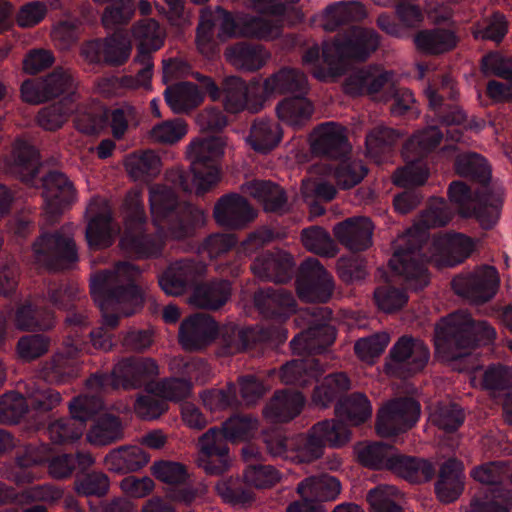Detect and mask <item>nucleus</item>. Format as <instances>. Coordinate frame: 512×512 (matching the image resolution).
Instances as JSON below:
<instances>
[{
  "label": "nucleus",
  "mask_w": 512,
  "mask_h": 512,
  "mask_svg": "<svg viewBox=\"0 0 512 512\" xmlns=\"http://www.w3.org/2000/svg\"><path fill=\"white\" fill-rule=\"evenodd\" d=\"M226 146L224 136L193 139L186 148L192 181L183 169L174 168L166 173V184L151 186L150 210L157 228L155 235L145 234L146 216L141 191L128 192L124 202L121 249L138 258L154 257L162 252L166 240L185 239L196 227L203 226L206 221L204 211L191 205L179 208L175 189L188 192L195 188L197 194H203L215 187L221 179V161Z\"/></svg>",
  "instance_id": "1"
},
{
  "label": "nucleus",
  "mask_w": 512,
  "mask_h": 512,
  "mask_svg": "<svg viewBox=\"0 0 512 512\" xmlns=\"http://www.w3.org/2000/svg\"><path fill=\"white\" fill-rule=\"evenodd\" d=\"M452 216V212L443 199L433 198L413 227L397 239L389 266L395 275L402 276L411 288L422 289L429 282L425 265L423 262H418V257L421 256V251L425 248V243H423L425 231L445 226L451 221Z\"/></svg>",
  "instance_id": "2"
},
{
  "label": "nucleus",
  "mask_w": 512,
  "mask_h": 512,
  "mask_svg": "<svg viewBox=\"0 0 512 512\" xmlns=\"http://www.w3.org/2000/svg\"><path fill=\"white\" fill-rule=\"evenodd\" d=\"M140 270L121 262L113 271L99 272L92 276L90 292L100 308L105 327L114 329L120 317L134 314L143 304V294L136 285Z\"/></svg>",
  "instance_id": "3"
},
{
  "label": "nucleus",
  "mask_w": 512,
  "mask_h": 512,
  "mask_svg": "<svg viewBox=\"0 0 512 512\" xmlns=\"http://www.w3.org/2000/svg\"><path fill=\"white\" fill-rule=\"evenodd\" d=\"M378 46L379 36L373 29L354 27L344 42L336 36L323 43L321 52L317 45L308 48L302 63L318 80L330 81L342 75L351 60L364 61Z\"/></svg>",
  "instance_id": "4"
},
{
  "label": "nucleus",
  "mask_w": 512,
  "mask_h": 512,
  "mask_svg": "<svg viewBox=\"0 0 512 512\" xmlns=\"http://www.w3.org/2000/svg\"><path fill=\"white\" fill-rule=\"evenodd\" d=\"M496 330L486 321H475L465 311L440 319L435 326L434 345L437 357L453 361L467 355L477 345L493 343Z\"/></svg>",
  "instance_id": "5"
},
{
  "label": "nucleus",
  "mask_w": 512,
  "mask_h": 512,
  "mask_svg": "<svg viewBox=\"0 0 512 512\" xmlns=\"http://www.w3.org/2000/svg\"><path fill=\"white\" fill-rule=\"evenodd\" d=\"M510 466L505 461H491L475 466L470 477L481 485L491 487L488 493L475 495L469 512H510L512 509V491L500 487L508 480Z\"/></svg>",
  "instance_id": "6"
},
{
  "label": "nucleus",
  "mask_w": 512,
  "mask_h": 512,
  "mask_svg": "<svg viewBox=\"0 0 512 512\" xmlns=\"http://www.w3.org/2000/svg\"><path fill=\"white\" fill-rule=\"evenodd\" d=\"M212 101L222 100L223 108L231 114L245 110L258 113L264 108L260 94V83L257 79L246 82L238 76L226 77L219 88L212 78L197 76Z\"/></svg>",
  "instance_id": "7"
},
{
  "label": "nucleus",
  "mask_w": 512,
  "mask_h": 512,
  "mask_svg": "<svg viewBox=\"0 0 512 512\" xmlns=\"http://www.w3.org/2000/svg\"><path fill=\"white\" fill-rule=\"evenodd\" d=\"M442 133L436 127H429L414 134L403 148L406 165L397 169L392 177L396 186L407 188L423 185L429 177V168L422 159L434 150L442 140Z\"/></svg>",
  "instance_id": "8"
},
{
  "label": "nucleus",
  "mask_w": 512,
  "mask_h": 512,
  "mask_svg": "<svg viewBox=\"0 0 512 512\" xmlns=\"http://www.w3.org/2000/svg\"><path fill=\"white\" fill-rule=\"evenodd\" d=\"M158 374L159 368L155 360L126 358L114 366L111 374H95L87 380L86 385L92 392L107 391L109 388L137 389Z\"/></svg>",
  "instance_id": "9"
},
{
  "label": "nucleus",
  "mask_w": 512,
  "mask_h": 512,
  "mask_svg": "<svg viewBox=\"0 0 512 512\" xmlns=\"http://www.w3.org/2000/svg\"><path fill=\"white\" fill-rule=\"evenodd\" d=\"M67 337L64 340L63 354H56L50 362L45 363L41 374L43 378L51 383H64L74 377L73 368L68 360L76 357L81 352H89L88 345L83 341L80 333L88 326L87 317L82 314H73L66 319Z\"/></svg>",
  "instance_id": "10"
},
{
  "label": "nucleus",
  "mask_w": 512,
  "mask_h": 512,
  "mask_svg": "<svg viewBox=\"0 0 512 512\" xmlns=\"http://www.w3.org/2000/svg\"><path fill=\"white\" fill-rule=\"evenodd\" d=\"M103 407L99 397L80 395L69 403L71 418H62L48 426L49 439L56 444L72 443L81 438L86 422Z\"/></svg>",
  "instance_id": "11"
},
{
  "label": "nucleus",
  "mask_w": 512,
  "mask_h": 512,
  "mask_svg": "<svg viewBox=\"0 0 512 512\" xmlns=\"http://www.w3.org/2000/svg\"><path fill=\"white\" fill-rule=\"evenodd\" d=\"M72 228L67 225L54 233L41 234L33 244L35 261L49 269L63 268L65 264L77 261Z\"/></svg>",
  "instance_id": "12"
},
{
  "label": "nucleus",
  "mask_w": 512,
  "mask_h": 512,
  "mask_svg": "<svg viewBox=\"0 0 512 512\" xmlns=\"http://www.w3.org/2000/svg\"><path fill=\"white\" fill-rule=\"evenodd\" d=\"M429 250V255L425 256V261L432 262L438 267H453L463 263L468 259L476 249V242L471 237L462 233H444L435 236L432 242H425V248Z\"/></svg>",
  "instance_id": "13"
},
{
  "label": "nucleus",
  "mask_w": 512,
  "mask_h": 512,
  "mask_svg": "<svg viewBox=\"0 0 512 512\" xmlns=\"http://www.w3.org/2000/svg\"><path fill=\"white\" fill-rule=\"evenodd\" d=\"M389 357L390 362L385 367L387 374L407 378L425 368L430 353L422 340L405 335L392 346Z\"/></svg>",
  "instance_id": "14"
},
{
  "label": "nucleus",
  "mask_w": 512,
  "mask_h": 512,
  "mask_svg": "<svg viewBox=\"0 0 512 512\" xmlns=\"http://www.w3.org/2000/svg\"><path fill=\"white\" fill-rule=\"evenodd\" d=\"M169 369L175 374L187 376L188 380L169 378L150 386L149 392L162 398L165 402L166 400L181 401L189 397L192 392L191 381L200 380L201 374L206 371V365L200 360H186L183 357H174L169 362Z\"/></svg>",
  "instance_id": "15"
},
{
  "label": "nucleus",
  "mask_w": 512,
  "mask_h": 512,
  "mask_svg": "<svg viewBox=\"0 0 512 512\" xmlns=\"http://www.w3.org/2000/svg\"><path fill=\"white\" fill-rule=\"evenodd\" d=\"M268 452L273 457H280L295 463H312L321 458L324 450L312 432L300 434L291 438L273 432L265 436Z\"/></svg>",
  "instance_id": "16"
},
{
  "label": "nucleus",
  "mask_w": 512,
  "mask_h": 512,
  "mask_svg": "<svg viewBox=\"0 0 512 512\" xmlns=\"http://www.w3.org/2000/svg\"><path fill=\"white\" fill-rule=\"evenodd\" d=\"M420 416V404L412 398L386 402L377 413L375 429L380 437H392L411 429Z\"/></svg>",
  "instance_id": "17"
},
{
  "label": "nucleus",
  "mask_w": 512,
  "mask_h": 512,
  "mask_svg": "<svg viewBox=\"0 0 512 512\" xmlns=\"http://www.w3.org/2000/svg\"><path fill=\"white\" fill-rule=\"evenodd\" d=\"M132 40L125 30H118L81 46V55L89 63H104L119 67L127 63L132 52Z\"/></svg>",
  "instance_id": "18"
},
{
  "label": "nucleus",
  "mask_w": 512,
  "mask_h": 512,
  "mask_svg": "<svg viewBox=\"0 0 512 512\" xmlns=\"http://www.w3.org/2000/svg\"><path fill=\"white\" fill-rule=\"evenodd\" d=\"M311 154L329 159H340L351 151L348 129L335 121L316 125L308 135Z\"/></svg>",
  "instance_id": "19"
},
{
  "label": "nucleus",
  "mask_w": 512,
  "mask_h": 512,
  "mask_svg": "<svg viewBox=\"0 0 512 512\" xmlns=\"http://www.w3.org/2000/svg\"><path fill=\"white\" fill-rule=\"evenodd\" d=\"M499 282V275L494 267L480 266L457 275L451 284L456 294L471 302L484 303L496 294Z\"/></svg>",
  "instance_id": "20"
},
{
  "label": "nucleus",
  "mask_w": 512,
  "mask_h": 512,
  "mask_svg": "<svg viewBox=\"0 0 512 512\" xmlns=\"http://www.w3.org/2000/svg\"><path fill=\"white\" fill-rule=\"evenodd\" d=\"M88 224L86 240L93 249H102L113 244L119 226L113 221L109 202L101 197L93 198L86 210Z\"/></svg>",
  "instance_id": "21"
},
{
  "label": "nucleus",
  "mask_w": 512,
  "mask_h": 512,
  "mask_svg": "<svg viewBox=\"0 0 512 512\" xmlns=\"http://www.w3.org/2000/svg\"><path fill=\"white\" fill-rule=\"evenodd\" d=\"M296 289L301 300L306 302H327L334 290L333 277L319 260L308 258L300 266Z\"/></svg>",
  "instance_id": "22"
},
{
  "label": "nucleus",
  "mask_w": 512,
  "mask_h": 512,
  "mask_svg": "<svg viewBox=\"0 0 512 512\" xmlns=\"http://www.w3.org/2000/svg\"><path fill=\"white\" fill-rule=\"evenodd\" d=\"M254 6L264 16H241L242 37L264 40L277 38L282 31L279 19H269L268 16H281L285 12V5L277 0H254Z\"/></svg>",
  "instance_id": "23"
},
{
  "label": "nucleus",
  "mask_w": 512,
  "mask_h": 512,
  "mask_svg": "<svg viewBox=\"0 0 512 512\" xmlns=\"http://www.w3.org/2000/svg\"><path fill=\"white\" fill-rule=\"evenodd\" d=\"M218 332L219 326L210 315L197 313L181 323L179 342L185 350H200L209 345Z\"/></svg>",
  "instance_id": "24"
},
{
  "label": "nucleus",
  "mask_w": 512,
  "mask_h": 512,
  "mask_svg": "<svg viewBox=\"0 0 512 512\" xmlns=\"http://www.w3.org/2000/svg\"><path fill=\"white\" fill-rule=\"evenodd\" d=\"M309 85L306 75L296 68L284 67L266 77L260 86L263 104L275 96L307 94Z\"/></svg>",
  "instance_id": "25"
},
{
  "label": "nucleus",
  "mask_w": 512,
  "mask_h": 512,
  "mask_svg": "<svg viewBox=\"0 0 512 512\" xmlns=\"http://www.w3.org/2000/svg\"><path fill=\"white\" fill-rule=\"evenodd\" d=\"M205 273L206 265L203 262L190 259L180 260L168 267L159 278V285L166 294L178 296Z\"/></svg>",
  "instance_id": "26"
},
{
  "label": "nucleus",
  "mask_w": 512,
  "mask_h": 512,
  "mask_svg": "<svg viewBox=\"0 0 512 512\" xmlns=\"http://www.w3.org/2000/svg\"><path fill=\"white\" fill-rule=\"evenodd\" d=\"M218 336H220L223 353L233 355L248 349L257 341H267L277 339L284 341L287 338V332H279L277 336L270 331L259 327L239 329L235 325L229 324L219 328Z\"/></svg>",
  "instance_id": "27"
},
{
  "label": "nucleus",
  "mask_w": 512,
  "mask_h": 512,
  "mask_svg": "<svg viewBox=\"0 0 512 512\" xmlns=\"http://www.w3.org/2000/svg\"><path fill=\"white\" fill-rule=\"evenodd\" d=\"M257 216L248 201L237 194L221 197L214 208V218L222 227L238 229L246 226Z\"/></svg>",
  "instance_id": "28"
},
{
  "label": "nucleus",
  "mask_w": 512,
  "mask_h": 512,
  "mask_svg": "<svg viewBox=\"0 0 512 512\" xmlns=\"http://www.w3.org/2000/svg\"><path fill=\"white\" fill-rule=\"evenodd\" d=\"M373 224L366 217H351L333 227L336 240L347 249L359 252L372 245Z\"/></svg>",
  "instance_id": "29"
},
{
  "label": "nucleus",
  "mask_w": 512,
  "mask_h": 512,
  "mask_svg": "<svg viewBox=\"0 0 512 512\" xmlns=\"http://www.w3.org/2000/svg\"><path fill=\"white\" fill-rule=\"evenodd\" d=\"M131 33L137 42V53L134 62H153L152 54L164 45L166 31L158 21L147 18L136 22Z\"/></svg>",
  "instance_id": "30"
},
{
  "label": "nucleus",
  "mask_w": 512,
  "mask_h": 512,
  "mask_svg": "<svg viewBox=\"0 0 512 512\" xmlns=\"http://www.w3.org/2000/svg\"><path fill=\"white\" fill-rule=\"evenodd\" d=\"M45 212L49 218L60 214L76 197L73 184L59 172H51L43 179Z\"/></svg>",
  "instance_id": "31"
},
{
  "label": "nucleus",
  "mask_w": 512,
  "mask_h": 512,
  "mask_svg": "<svg viewBox=\"0 0 512 512\" xmlns=\"http://www.w3.org/2000/svg\"><path fill=\"white\" fill-rule=\"evenodd\" d=\"M256 308L265 318L283 322L296 311V301L284 289L259 290L254 296Z\"/></svg>",
  "instance_id": "32"
},
{
  "label": "nucleus",
  "mask_w": 512,
  "mask_h": 512,
  "mask_svg": "<svg viewBox=\"0 0 512 512\" xmlns=\"http://www.w3.org/2000/svg\"><path fill=\"white\" fill-rule=\"evenodd\" d=\"M293 258L290 254L276 250L257 257L251 269L257 277L276 283H284L291 279Z\"/></svg>",
  "instance_id": "33"
},
{
  "label": "nucleus",
  "mask_w": 512,
  "mask_h": 512,
  "mask_svg": "<svg viewBox=\"0 0 512 512\" xmlns=\"http://www.w3.org/2000/svg\"><path fill=\"white\" fill-rule=\"evenodd\" d=\"M224 57L238 70L255 72L266 65L271 54L262 45L238 42L225 49Z\"/></svg>",
  "instance_id": "34"
},
{
  "label": "nucleus",
  "mask_w": 512,
  "mask_h": 512,
  "mask_svg": "<svg viewBox=\"0 0 512 512\" xmlns=\"http://www.w3.org/2000/svg\"><path fill=\"white\" fill-rule=\"evenodd\" d=\"M305 405L302 393L290 390L277 391L263 410L265 419L273 423L289 422L297 417Z\"/></svg>",
  "instance_id": "35"
},
{
  "label": "nucleus",
  "mask_w": 512,
  "mask_h": 512,
  "mask_svg": "<svg viewBox=\"0 0 512 512\" xmlns=\"http://www.w3.org/2000/svg\"><path fill=\"white\" fill-rule=\"evenodd\" d=\"M392 74L379 67H368L353 72L345 80L343 90L352 96L374 95L391 80Z\"/></svg>",
  "instance_id": "36"
},
{
  "label": "nucleus",
  "mask_w": 512,
  "mask_h": 512,
  "mask_svg": "<svg viewBox=\"0 0 512 512\" xmlns=\"http://www.w3.org/2000/svg\"><path fill=\"white\" fill-rule=\"evenodd\" d=\"M48 460V447L46 445L28 446L17 452V470L13 472L12 480L17 485L31 484L43 478V471L36 470L34 466Z\"/></svg>",
  "instance_id": "37"
},
{
  "label": "nucleus",
  "mask_w": 512,
  "mask_h": 512,
  "mask_svg": "<svg viewBox=\"0 0 512 512\" xmlns=\"http://www.w3.org/2000/svg\"><path fill=\"white\" fill-rule=\"evenodd\" d=\"M367 17V10L359 1H340L327 6L322 12V27L333 32L341 26L360 22Z\"/></svg>",
  "instance_id": "38"
},
{
  "label": "nucleus",
  "mask_w": 512,
  "mask_h": 512,
  "mask_svg": "<svg viewBox=\"0 0 512 512\" xmlns=\"http://www.w3.org/2000/svg\"><path fill=\"white\" fill-rule=\"evenodd\" d=\"M335 339V328L328 323H322L309 327L294 337L291 341V348L298 355L319 353L332 345Z\"/></svg>",
  "instance_id": "39"
},
{
  "label": "nucleus",
  "mask_w": 512,
  "mask_h": 512,
  "mask_svg": "<svg viewBox=\"0 0 512 512\" xmlns=\"http://www.w3.org/2000/svg\"><path fill=\"white\" fill-rule=\"evenodd\" d=\"M314 111L313 102L305 96L283 98L275 107L279 121L294 129L304 127L311 120Z\"/></svg>",
  "instance_id": "40"
},
{
  "label": "nucleus",
  "mask_w": 512,
  "mask_h": 512,
  "mask_svg": "<svg viewBox=\"0 0 512 512\" xmlns=\"http://www.w3.org/2000/svg\"><path fill=\"white\" fill-rule=\"evenodd\" d=\"M464 467L461 461L449 459L440 469L436 494L443 503L455 501L464 489Z\"/></svg>",
  "instance_id": "41"
},
{
  "label": "nucleus",
  "mask_w": 512,
  "mask_h": 512,
  "mask_svg": "<svg viewBox=\"0 0 512 512\" xmlns=\"http://www.w3.org/2000/svg\"><path fill=\"white\" fill-rule=\"evenodd\" d=\"M242 191L256 199L267 212L285 211L287 197L284 190L271 181L254 180L243 185Z\"/></svg>",
  "instance_id": "42"
},
{
  "label": "nucleus",
  "mask_w": 512,
  "mask_h": 512,
  "mask_svg": "<svg viewBox=\"0 0 512 512\" xmlns=\"http://www.w3.org/2000/svg\"><path fill=\"white\" fill-rule=\"evenodd\" d=\"M231 283L226 280L213 281L195 286L189 303L197 308L217 310L230 298Z\"/></svg>",
  "instance_id": "43"
},
{
  "label": "nucleus",
  "mask_w": 512,
  "mask_h": 512,
  "mask_svg": "<svg viewBox=\"0 0 512 512\" xmlns=\"http://www.w3.org/2000/svg\"><path fill=\"white\" fill-rule=\"evenodd\" d=\"M459 37L452 29L436 28L419 31L414 37V43L419 51L438 55L455 49Z\"/></svg>",
  "instance_id": "44"
},
{
  "label": "nucleus",
  "mask_w": 512,
  "mask_h": 512,
  "mask_svg": "<svg viewBox=\"0 0 512 512\" xmlns=\"http://www.w3.org/2000/svg\"><path fill=\"white\" fill-rule=\"evenodd\" d=\"M390 471L411 483L427 482L433 478L435 473V469L429 461L403 455L398 451L392 466H390Z\"/></svg>",
  "instance_id": "45"
},
{
  "label": "nucleus",
  "mask_w": 512,
  "mask_h": 512,
  "mask_svg": "<svg viewBox=\"0 0 512 512\" xmlns=\"http://www.w3.org/2000/svg\"><path fill=\"white\" fill-rule=\"evenodd\" d=\"M283 132L279 124L267 119H256L246 139L250 147L260 153H268L281 142Z\"/></svg>",
  "instance_id": "46"
},
{
  "label": "nucleus",
  "mask_w": 512,
  "mask_h": 512,
  "mask_svg": "<svg viewBox=\"0 0 512 512\" xmlns=\"http://www.w3.org/2000/svg\"><path fill=\"white\" fill-rule=\"evenodd\" d=\"M297 492L302 499L335 500L341 492V484L338 479L329 475L311 476L298 484Z\"/></svg>",
  "instance_id": "47"
},
{
  "label": "nucleus",
  "mask_w": 512,
  "mask_h": 512,
  "mask_svg": "<svg viewBox=\"0 0 512 512\" xmlns=\"http://www.w3.org/2000/svg\"><path fill=\"white\" fill-rule=\"evenodd\" d=\"M450 201L456 205L458 212L463 217L481 218V209L488 199L485 194H472L470 188L460 181H454L448 189Z\"/></svg>",
  "instance_id": "48"
},
{
  "label": "nucleus",
  "mask_w": 512,
  "mask_h": 512,
  "mask_svg": "<svg viewBox=\"0 0 512 512\" xmlns=\"http://www.w3.org/2000/svg\"><path fill=\"white\" fill-rule=\"evenodd\" d=\"M324 370L314 358L292 360L281 367L280 379L284 384L306 386L317 379Z\"/></svg>",
  "instance_id": "49"
},
{
  "label": "nucleus",
  "mask_w": 512,
  "mask_h": 512,
  "mask_svg": "<svg viewBox=\"0 0 512 512\" xmlns=\"http://www.w3.org/2000/svg\"><path fill=\"white\" fill-rule=\"evenodd\" d=\"M165 100L174 113H182L198 107L204 97L195 84L181 82L165 90Z\"/></svg>",
  "instance_id": "50"
},
{
  "label": "nucleus",
  "mask_w": 512,
  "mask_h": 512,
  "mask_svg": "<svg viewBox=\"0 0 512 512\" xmlns=\"http://www.w3.org/2000/svg\"><path fill=\"white\" fill-rule=\"evenodd\" d=\"M161 159L152 150L138 151L125 157L124 167L134 180H144L155 177L161 170Z\"/></svg>",
  "instance_id": "51"
},
{
  "label": "nucleus",
  "mask_w": 512,
  "mask_h": 512,
  "mask_svg": "<svg viewBox=\"0 0 512 512\" xmlns=\"http://www.w3.org/2000/svg\"><path fill=\"white\" fill-rule=\"evenodd\" d=\"M350 389V380L346 374L339 372L326 376L312 393V403L321 408H327L341 394Z\"/></svg>",
  "instance_id": "52"
},
{
  "label": "nucleus",
  "mask_w": 512,
  "mask_h": 512,
  "mask_svg": "<svg viewBox=\"0 0 512 512\" xmlns=\"http://www.w3.org/2000/svg\"><path fill=\"white\" fill-rule=\"evenodd\" d=\"M310 431L321 447L340 448L351 439V432L347 426L338 420H323L314 424Z\"/></svg>",
  "instance_id": "53"
},
{
  "label": "nucleus",
  "mask_w": 512,
  "mask_h": 512,
  "mask_svg": "<svg viewBox=\"0 0 512 512\" xmlns=\"http://www.w3.org/2000/svg\"><path fill=\"white\" fill-rule=\"evenodd\" d=\"M74 110L73 99H61L41 108L35 117V121L45 131L55 132L68 122Z\"/></svg>",
  "instance_id": "54"
},
{
  "label": "nucleus",
  "mask_w": 512,
  "mask_h": 512,
  "mask_svg": "<svg viewBox=\"0 0 512 512\" xmlns=\"http://www.w3.org/2000/svg\"><path fill=\"white\" fill-rule=\"evenodd\" d=\"M397 449L382 443H360L356 446L358 460L366 467L373 469H387L394 461Z\"/></svg>",
  "instance_id": "55"
},
{
  "label": "nucleus",
  "mask_w": 512,
  "mask_h": 512,
  "mask_svg": "<svg viewBox=\"0 0 512 512\" xmlns=\"http://www.w3.org/2000/svg\"><path fill=\"white\" fill-rule=\"evenodd\" d=\"M335 413L357 426L371 418L372 405L366 395L353 393L336 405Z\"/></svg>",
  "instance_id": "56"
},
{
  "label": "nucleus",
  "mask_w": 512,
  "mask_h": 512,
  "mask_svg": "<svg viewBox=\"0 0 512 512\" xmlns=\"http://www.w3.org/2000/svg\"><path fill=\"white\" fill-rule=\"evenodd\" d=\"M86 437L93 445H109L123 438V425L118 417L103 414L95 421Z\"/></svg>",
  "instance_id": "57"
},
{
  "label": "nucleus",
  "mask_w": 512,
  "mask_h": 512,
  "mask_svg": "<svg viewBox=\"0 0 512 512\" xmlns=\"http://www.w3.org/2000/svg\"><path fill=\"white\" fill-rule=\"evenodd\" d=\"M105 461L115 471H136L149 462V456L140 447L130 446L113 450Z\"/></svg>",
  "instance_id": "58"
},
{
  "label": "nucleus",
  "mask_w": 512,
  "mask_h": 512,
  "mask_svg": "<svg viewBox=\"0 0 512 512\" xmlns=\"http://www.w3.org/2000/svg\"><path fill=\"white\" fill-rule=\"evenodd\" d=\"M46 85L51 100L65 95L62 99H73V104L78 100V83L70 70L56 68L52 73L45 76Z\"/></svg>",
  "instance_id": "59"
},
{
  "label": "nucleus",
  "mask_w": 512,
  "mask_h": 512,
  "mask_svg": "<svg viewBox=\"0 0 512 512\" xmlns=\"http://www.w3.org/2000/svg\"><path fill=\"white\" fill-rule=\"evenodd\" d=\"M258 421L246 415H234L224 421L220 430L232 444L247 441L258 430Z\"/></svg>",
  "instance_id": "60"
},
{
  "label": "nucleus",
  "mask_w": 512,
  "mask_h": 512,
  "mask_svg": "<svg viewBox=\"0 0 512 512\" xmlns=\"http://www.w3.org/2000/svg\"><path fill=\"white\" fill-rule=\"evenodd\" d=\"M303 246L310 252L324 257H334L339 249L330 234L321 227H310L301 233Z\"/></svg>",
  "instance_id": "61"
},
{
  "label": "nucleus",
  "mask_w": 512,
  "mask_h": 512,
  "mask_svg": "<svg viewBox=\"0 0 512 512\" xmlns=\"http://www.w3.org/2000/svg\"><path fill=\"white\" fill-rule=\"evenodd\" d=\"M430 422L444 431L458 429L464 421L463 410L451 402L439 403L430 408Z\"/></svg>",
  "instance_id": "62"
},
{
  "label": "nucleus",
  "mask_w": 512,
  "mask_h": 512,
  "mask_svg": "<svg viewBox=\"0 0 512 512\" xmlns=\"http://www.w3.org/2000/svg\"><path fill=\"white\" fill-rule=\"evenodd\" d=\"M455 171L459 176L471 178L481 184L488 183L491 177V171L485 159L478 154L458 156Z\"/></svg>",
  "instance_id": "63"
},
{
  "label": "nucleus",
  "mask_w": 512,
  "mask_h": 512,
  "mask_svg": "<svg viewBox=\"0 0 512 512\" xmlns=\"http://www.w3.org/2000/svg\"><path fill=\"white\" fill-rule=\"evenodd\" d=\"M398 137L399 135L393 129L382 126L375 127L366 136L367 153L377 163H380L381 156L390 153L391 146Z\"/></svg>",
  "instance_id": "64"
}]
</instances>
